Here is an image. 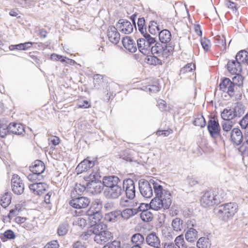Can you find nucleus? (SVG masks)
<instances>
[{"mask_svg":"<svg viewBox=\"0 0 248 248\" xmlns=\"http://www.w3.org/2000/svg\"><path fill=\"white\" fill-rule=\"evenodd\" d=\"M91 231L95 234L94 241L98 244H103L108 241L112 237L105 224H100L93 227Z\"/></svg>","mask_w":248,"mask_h":248,"instance_id":"nucleus-4","label":"nucleus"},{"mask_svg":"<svg viewBox=\"0 0 248 248\" xmlns=\"http://www.w3.org/2000/svg\"><path fill=\"white\" fill-rule=\"evenodd\" d=\"M30 170L31 172H35L36 174L41 175L45 170V164L40 160H36L32 166L30 167Z\"/></svg>","mask_w":248,"mask_h":248,"instance_id":"nucleus-26","label":"nucleus"},{"mask_svg":"<svg viewBox=\"0 0 248 248\" xmlns=\"http://www.w3.org/2000/svg\"><path fill=\"white\" fill-rule=\"evenodd\" d=\"M117 28L114 26H109L107 31V36L110 42L117 44L120 40V35L117 31Z\"/></svg>","mask_w":248,"mask_h":248,"instance_id":"nucleus-17","label":"nucleus"},{"mask_svg":"<svg viewBox=\"0 0 248 248\" xmlns=\"http://www.w3.org/2000/svg\"><path fill=\"white\" fill-rule=\"evenodd\" d=\"M247 55V51L246 50H241L237 53L235 60L237 62H240L242 64L243 63L246 62V58Z\"/></svg>","mask_w":248,"mask_h":248,"instance_id":"nucleus-43","label":"nucleus"},{"mask_svg":"<svg viewBox=\"0 0 248 248\" xmlns=\"http://www.w3.org/2000/svg\"><path fill=\"white\" fill-rule=\"evenodd\" d=\"M73 224L84 228L87 225L86 220L82 217H78L73 222Z\"/></svg>","mask_w":248,"mask_h":248,"instance_id":"nucleus-55","label":"nucleus"},{"mask_svg":"<svg viewBox=\"0 0 248 248\" xmlns=\"http://www.w3.org/2000/svg\"><path fill=\"white\" fill-rule=\"evenodd\" d=\"M201 43L202 48L205 51H207L210 49L211 45L210 41H209V40L205 38L203 39H202L201 41Z\"/></svg>","mask_w":248,"mask_h":248,"instance_id":"nucleus-56","label":"nucleus"},{"mask_svg":"<svg viewBox=\"0 0 248 248\" xmlns=\"http://www.w3.org/2000/svg\"><path fill=\"white\" fill-rule=\"evenodd\" d=\"M151 46L150 52L154 55L159 57L167 58L173 52L174 46L171 43L168 45H163L159 43H155Z\"/></svg>","mask_w":248,"mask_h":248,"instance_id":"nucleus-5","label":"nucleus"},{"mask_svg":"<svg viewBox=\"0 0 248 248\" xmlns=\"http://www.w3.org/2000/svg\"><path fill=\"white\" fill-rule=\"evenodd\" d=\"M123 188L126 197L129 200H133L135 197L136 190L134 181L131 179H124L123 182Z\"/></svg>","mask_w":248,"mask_h":248,"instance_id":"nucleus-8","label":"nucleus"},{"mask_svg":"<svg viewBox=\"0 0 248 248\" xmlns=\"http://www.w3.org/2000/svg\"><path fill=\"white\" fill-rule=\"evenodd\" d=\"M155 42L154 38L149 34H146L145 38L137 40V46L139 51L144 55H148L150 52L151 46Z\"/></svg>","mask_w":248,"mask_h":248,"instance_id":"nucleus-6","label":"nucleus"},{"mask_svg":"<svg viewBox=\"0 0 248 248\" xmlns=\"http://www.w3.org/2000/svg\"><path fill=\"white\" fill-rule=\"evenodd\" d=\"M8 132H9V125H7L4 120L0 121V137L3 138Z\"/></svg>","mask_w":248,"mask_h":248,"instance_id":"nucleus-40","label":"nucleus"},{"mask_svg":"<svg viewBox=\"0 0 248 248\" xmlns=\"http://www.w3.org/2000/svg\"><path fill=\"white\" fill-rule=\"evenodd\" d=\"M195 66L194 64L192 63H188L180 70V75H183L191 72L193 69H195Z\"/></svg>","mask_w":248,"mask_h":248,"instance_id":"nucleus-51","label":"nucleus"},{"mask_svg":"<svg viewBox=\"0 0 248 248\" xmlns=\"http://www.w3.org/2000/svg\"><path fill=\"white\" fill-rule=\"evenodd\" d=\"M197 247L198 248H210L211 243L209 239L205 237H201L197 242Z\"/></svg>","mask_w":248,"mask_h":248,"instance_id":"nucleus-35","label":"nucleus"},{"mask_svg":"<svg viewBox=\"0 0 248 248\" xmlns=\"http://www.w3.org/2000/svg\"><path fill=\"white\" fill-rule=\"evenodd\" d=\"M131 203V202H130L129 200L125 199V198H121L119 201V204L122 207H132L135 206L134 204L130 205Z\"/></svg>","mask_w":248,"mask_h":248,"instance_id":"nucleus-58","label":"nucleus"},{"mask_svg":"<svg viewBox=\"0 0 248 248\" xmlns=\"http://www.w3.org/2000/svg\"><path fill=\"white\" fill-rule=\"evenodd\" d=\"M143 90L151 94L158 92L160 90V88L158 85H149L145 87Z\"/></svg>","mask_w":248,"mask_h":248,"instance_id":"nucleus-54","label":"nucleus"},{"mask_svg":"<svg viewBox=\"0 0 248 248\" xmlns=\"http://www.w3.org/2000/svg\"><path fill=\"white\" fill-rule=\"evenodd\" d=\"M174 241L176 246L179 248H187L188 247L186 243L184 240L183 235H180L177 236Z\"/></svg>","mask_w":248,"mask_h":248,"instance_id":"nucleus-42","label":"nucleus"},{"mask_svg":"<svg viewBox=\"0 0 248 248\" xmlns=\"http://www.w3.org/2000/svg\"><path fill=\"white\" fill-rule=\"evenodd\" d=\"M154 190L155 197L150 203V208L155 211L169 209L172 202V197L170 191L164 189L160 184L154 183Z\"/></svg>","mask_w":248,"mask_h":248,"instance_id":"nucleus-1","label":"nucleus"},{"mask_svg":"<svg viewBox=\"0 0 248 248\" xmlns=\"http://www.w3.org/2000/svg\"><path fill=\"white\" fill-rule=\"evenodd\" d=\"M160 182H155L151 180L149 182L146 180H140L139 183V189L142 196L145 198H150L153 195V188L154 184H160Z\"/></svg>","mask_w":248,"mask_h":248,"instance_id":"nucleus-7","label":"nucleus"},{"mask_svg":"<svg viewBox=\"0 0 248 248\" xmlns=\"http://www.w3.org/2000/svg\"><path fill=\"white\" fill-rule=\"evenodd\" d=\"M116 27L121 32L129 34L133 31V25L126 20L121 19L116 24Z\"/></svg>","mask_w":248,"mask_h":248,"instance_id":"nucleus-14","label":"nucleus"},{"mask_svg":"<svg viewBox=\"0 0 248 248\" xmlns=\"http://www.w3.org/2000/svg\"><path fill=\"white\" fill-rule=\"evenodd\" d=\"M148 207V205L144 203H140L139 206L138 208H134L137 210V214L140 212H143L144 211L148 210L147 208Z\"/></svg>","mask_w":248,"mask_h":248,"instance_id":"nucleus-63","label":"nucleus"},{"mask_svg":"<svg viewBox=\"0 0 248 248\" xmlns=\"http://www.w3.org/2000/svg\"><path fill=\"white\" fill-rule=\"evenodd\" d=\"M59 247L58 241L53 240L47 243L43 248H59Z\"/></svg>","mask_w":248,"mask_h":248,"instance_id":"nucleus-61","label":"nucleus"},{"mask_svg":"<svg viewBox=\"0 0 248 248\" xmlns=\"http://www.w3.org/2000/svg\"><path fill=\"white\" fill-rule=\"evenodd\" d=\"M147 244L154 248H161V241L155 232L148 234L145 239Z\"/></svg>","mask_w":248,"mask_h":248,"instance_id":"nucleus-16","label":"nucleus"},{"mask_svg":"<svg viewBox=\"0 0 248 248\" xmlns=\"http://www.w3.org/2000/svg\"><path fill=\"white\" fill-rule=\"evenodd\" d=\"M0 237L3 242H5L8 239H14L16 237V235L13 231L11 230H8L2 234Z\"/></svg>","mask_w":248,"mask_h":248,"instance_id":"nucleus-39","label":"nucleus"},{"mask_svg":"<svg viewBox=\"0 0 248 248\" xmlns=\"http://www.w3.org/2000/svg\"><path fill=\"white\" fill-rule=\"evenodd\" d=\"M225 195L224 190L221 189H218L214 192H206L201 197V204L202 207L207 208L218 204L224 200Z\"/></svg>","mask_w":248,"mask_h":248,"instance_id":"nucleus-2","label":"nucleus"},{"mask_svg":"<svg viewBox=\"0 0 248 248\" xmlns=\"http://www.w3.org/2000/svg\"><path fill=\"white\" fill-rule=\"evenodd\" d=\"M124 193V188L121 186V184L111 189L110 190H105L104 194L108 199H117L119 198Z\"/></svg>","mask_w":248,"mask_h":248,"instance_id":"nucleus-15","label":"nucleus"},{"mask_svg":"<svg viewBox=\"0 0 248 248\" xmlns=\"http://www.w3.org/2000/svg\"><path fill=\"white\" fill-rule=\"evenodd\" d=\"M31 172V173L29 174L27 176V178L30 181L37 182L43 179V176L42 175L36 174L35 172Z\"/></svg>","mask_w":248,"mask_h":248,"instance_id":"nucleus-50","label":"nucleus"},{"mask_svg":"<svg viewBox=\"0 0 248 248\" xmlns=\"http://www.w3.org/2000/svg\"><path fill=\"white\" fill-rule=\"evenodd\" d=\"M103 184L106 187L105 190H110L111 189L121 184V182L117 176L112 175L104 177L103 179Z\"/></svg>","mask_w":248,"mask_h":248,"instance_id":"nucleus-11","label":"nucleus"},{"mask_svg":"<svg viewBox=\"0 0 248 248\" xmlns=\"http://www.w3.org/2000/svg\"><path fill=\"white\" fill-rule=\"evenodd\" d=\"M158 56L156 55H154L151 56L148 59V61L150 64L156 65H161L162 60L158 58Z\"/></svg>","mask_w":248,"mask_h":248,"instance_id":"nucleus-53","label":"nucleus"},{"mask_svg":"<svg viewBox=\"0 0 248 248\" xmlns=\"http://www.w3.org/2000/svg\"><path fill=\"white\" fill-rule=\"evenodd\" d=\"M215 43L221 49L226 48V43L225 38L224 35H217L215 37Z\"/></svg>","mask_w":248,"mask_h":248,"instance_id":"nucleus-36","label":"nucleus"},{"mask_svg":"<svg viewBox=\"0 0 248 248\" xmlns=\"http://www.w3.org/2000/svg\"><path fill=\"white\" fill-rule=\"evenodd\" d=\"M102 204L99 200L93 201L90 207L87 211L86 215H92V214H102L101 210Z\"/></svg>","mask_w":248,"mask_h":248,"instance_id":"nucleus-23","label":"nucleus"},{"mask_svg":"<svg viewBox=\"0 0 248 248\" xmlns=\"http://www.w3.org/2000/svg\"><path fill=\"white\" fill-rule=\"evenodd\" d=\"M131 241L133 243L135 244V245L140 246L144 242V238L142 235L138 233L134 234L132 236Z\"/></svg>","mask_w":248,"mask_h":248,"instance_id":"nucleus-48","label":"nucleus"},{"mask_svg":"<svg viewBox=\"0 0 248 248\" xmlns=\"http://www.w3.org/2000/svg\"><path fill=\"white\" fill-rule=\"evenodd\" d=\"M221 117L225 121H230L235 117L233 109L229 108H225L223 110L221 113Z\"/></svg>","mask_w":248,"mask_h":248,"instance_id":"nucleus-33","label":"nucleus"},{"mask_svg":"<svg viewBox=\"0 0 248 248\" xmlns=\"http://www.w3.org/2000/svg\"><path fill=\"white\" fill-rule=\"evenodd\" d=\"M90 203V200L85 197H75L69 202V204L71 206L78 209L86 208Z\"/></svg>","mask_w":248,"mask_h":248,"instance_id":"nucleus-12","label":"nucleus"},{"mask_svg":"<svg viewBox=\"0 0 248 248\" xmlns=\"http://www.w3.org/2000/svg\"><path fill=\"white\" fill-rule=\"evenodd\" d=\"M227 69L232 74L238 75L242 71V65L240 62L232 60L228 62Z\"/></svg>","mask_w":248,"mask_h":248,"instance_id":"nucleus-20","label":"nucleus"},{"mask_svg":"<svg viewBox=\"0 0 248 248\" xmlns=\"http://www.w3.org/2000/svg\"><path fill=\"white\" fill-rule=\"evenodd\" d=\"M205 120L202 116H199L195 118L193 124L196 126L203 127L205 126Z\"/></svg>","mask_w":248,"mask_h":248,"instance_id":"nucleus-52","label":"nucleus"},{"mask_svg":"<svg viewBox=\"0 0 248 248\" xmlns=\"http://www.w3.org/2000/svg\"><path fill=\"white\" fill-rule=\"evenodd\" d=\"M235 117H241L244 114L245 110V106L241 102H237L233 108Z\"/></svg>","mask_w":248,"mask_h":248,"instance_id":"nucleus-34","label":"nucleus"},{"mask_svg":"<svg viewBox=\"0 0 248 248\" xmlns=\"http://www.w3.org/2000/svg\"><path fill=\"white\" fill-rule=\"evenodd\" d=\"M122 43L124 47L129 52L134 53L137 51L136 44L130 37H124L122 39Z\"/></svg>","mask_w":248,"mask_h":248,"instance_id":"nucleus-21","label":"nucleus"},{"mask_svg":"<svg viewBox=\"0 0 248 248\" xmlns=\"http://www.w3.org/2000/svg\"><path fill=\"white\" fill-rule=\"evenodd\" d=\"M234 83L232 82L229 78L223 79L219 84L220 89L224 92L227 93L231 96L234 94Z\"/></svg>","mask_w":248,"mask_h":248,"instance_id":"nucleus-13","label":"nucleus"},{"mask_svg":"<svg viewBox=\"0 0 248 248\" xmlns=\"http://www.w3.org/2000/svg\"><path fill=\"white\" fill-rule=\"evenodd\" d=\"M32 45L31 42H26L25 43H21L16 45H12L11 46L12 49H17V50H27L30 48Z\"/></svg>","mask_w":248,"mask_h":248,"instance_id":"nucleus-44","label":"nucleus"},{"mask_svg":"<svg viewBox=\"0 0 248 248\" xmlns=\"http://www.w3.org/2000/svg\"><path fill=\"white\" fill-rule=\"evenodd\" d=\"M36 226V222L35 221L34 219H29L27 218L26 221L23 223L22 227L28 230H32Z\"/></svg>","mask_w":248,"mask_h":248,"instance_id":"nucleus-49","label":"nucleus"},{"mask_svg":"<svg viewBox=\"0 0 248 248\" xmlns=\"http://www.w3.org/2000/svg\"><path fill=\"white\" fill-rule=\"evenodd\" d=\"M225 4L228 8L231 9L232 11H235L236 10V3L231 1V0H226L225 2Z\"/></svg>","mask_w":248,"mask_h":248,"instance_id":"nucleus-62","label":"nucleus"},{"mask_svg":"<svg viewBox=\"0 0 248 248\" xmlns=\"http://www.w3.org/2000/svg\"><path fill=\"white\" fill-rule=\"evenodd\" d=\"M103 248H121V244L120 241H113L110 243H108L105 245Z\"/></svg>","mask_w":248,"mask_h":248,"instance_id":"nucleus-59","label":"nucleus"},{"mask_svg":"<svg viewBox=\"0 0 248 248\" xmlns=\"http://www.w3.org/2000/svg\"><path fill=\"white\" fill-rule=\"evenodd\" d=\"M148 31L149 32L153 35L159 33L160 32V29L157 23L154 21H151L150 22L148 27Z\"/></svg>","mask_w":248,"mask_h":248,"instance_id":"nucleus-41","label":"nucleus"},{"mask_svg":"<svg viewBox=\"0 0 248 248\" xmlns=\"http://www.w3.org/2000/svg\"><path fill=\"white\" fill-rule=\"evenodd\" d=\"M68 231V224L67 223L61 224L57 229V233L59 236L65 235Z\"/></svg>","mask_w":248,"mask_h":248,"instance_id":"nucleus-46","label":"nucleus"},{"mask_svg":"<svg viewBox=\"0 0 248 248\" xmlns=\"http://www.w3.org/2000/svg\"><path fill=\"white\" fill-rule=\"evenodd\" d=\"M157 106L161 111L166 110L167 105L166 102L163 100H159L157 101Z\"/></svg>","mask_w":248,"mask_h":248,"instance_id":"nucleus-64","label":"nucleus"},{"mask_svg":"<svg viewBox=\"0 0 248 248\" xmlns=\"http://www.w3.org/2000/svg\"><path fill=\"white\" fill-rule=\"evenodd\" d=\"M159 39L163 45H168L171 40V34L168 30H163L159 32Z\"/></svg>","mask_w":248,"mask_h":248,"instance_id":"nucleus-27","label":"nucleus"},{"mask_svg":"<svg viewBox=\"0 0 248 248\" xmlns=\"http://www.w3.org/2000/svg\"><path fill=\"white\" fill-rule=\"evenodd\" d=\"M94 162L89 160L88 159H84L81 162L77 167L76 171L78 174L81 173L83 172L87 171L90 168L93 167Z\"/></svg>","mask_w":248,"mask_h":248,"instance_id":"nucleus-22","label":"nucleus"},{"mask_svg":"<svg viewBox=\"0 0 248 248\" xmlns=\"http://www.w3.org/2000/svg\"><path fill=\"white\" fill-rule=\"evenodd\" d=\"M136 214H137V210L134 208H127L122 211H120V215L124 219H128Z\"/></svg>","mask_w":248,"mask_h":248,"instance_id":"nucleus-32","label":"nucleus"},{"mask_svg":"<svg viewBox=\"0 0 248 248\" xmlns=\"http://www.w3.org/2000/svg\"><path fill=\"white\" fill-rule=\"evenodd\" d=\"M86 190V187L80 184H77L75 186L74 190L71 193L72 197H76L75 194H77L78 195H81Z\"/></svg>","mask_w":248,"mask_h":248,"instance_id":"nucleus-47","label":"nucleus"},{"mask_svg":"<svg viewBox=\"0 0 248 248\" xmlns=\"http://www.w3.org/2000/svg\"><path fill=\"white\" fill-rule=\"evenodd\" d=\"M86 216L88 217V220L92 228L99 224H104L101 221L102 218V214H92V215H86Z\"/></svg>","mask_w":248,"mask_h":248,"instance_id":"nucleus-25","label":"nucleus"},{"mask_svg":"<svg viewBox=\"0 0 248 248\" xmlns=\"http://www.w3.org/2000/svg\"><path fill=\"white\" fill-rule=\"evenodd\" d=\"M48 188V186L44 183H37L31 184L29 188L35 195H40Z\"/></svg>","mask_w":248,"mask_h":248,"instance_id":"nucleus-19","label":"nucleus"},{"mask_svg":"<svg viewBox=\"0 0 248 248\" xmlns=\"http://www.w3.org/2000/svg\"><path fill=\"white\" fill-rule=\"evenodd\" d=\"M100 177V174L97 171L93 172L91 173L88 178V180L87 181H89V182L86 184L87 188L88 189H94L97 187V183L96 181H98Z\"/></svg>","mask_w":248,"mask_h":248,"instance_id":"nucleus-24","label":"nucleus"},{"mask_svg":"<svg viewBox=\"0 0 248 248\" xmlns=\"http://www.w3.org/2000/svg\"><path fill=\"white\" fill-rule=\"evenodd\" d=\"M222 134L226 138L230 136L233 126L232 122L231 121H224L222 123Z\"/></svg>","mask_w":248,"mask_h":248,"instance_id":"nucleus-29","label":"nucleus"},{"mask_svg":"<svg viewBox=\"0 0 248 248\" xmlns=\"http://www.w3.org/2000/svg\"><path fill=\"white\" fill-rule=\"evenodd\" d=\"M48 140L49 144L51 143L54 146L58 145L60 142L59 138L55 136H51Z\"/></svg>","mask_w":248,"mask_h":248,"instance_id":"nucleus-60","label":"nucleus"},{"mask_svg":"<svg viewBox=\"0 0 248 248\" xmlns=\"http://www.w3.org/2000/svg\"><path fill=\"white\" fill-rule=\"evenodd\" d=\"M207 128L213 138L216 139L220 137V127L217 119L213 118L208 121Z\"/></svg>","mask_w":248,"mask_h":248,"instance_id":"nucleus-9","label":"nucleus"},{"mask_svg":"<svg viewBox=\"0 0 248 248\" xmlns=\"http://www.w3.org/2000/svg\"><path fill=\"white\" fill-rule=\"evenodd\" d=\"M9 132L16 135H21L24 132V127L20 124L11 123L9 124Z\"/></svg>","mask_w":248,"mask_h":248,"instance_id":"nucleus-28","label":"nucleus"},{"mask_svg":"<svg viewBox=\"0 0 248 248\" xmlns=\"http://www.w3.org/2000/svg\"><path fill=\"white\" fill-rule=\"evenodd\" d=\"M141 220L144 222H149L153 220V215L148 210L141 212L140 215Z\"/></svg>","mask_w":248,"mask_h":248,"instance_id":"nucleus-45","label":"nucleus"},{"mask_svg":"<svg viewBox=\"0 0 248 248\" xmlns=\"http://www.w3.org/2000/svg\"><path fill=\"white\" fill-rule=\"evenodd\" d=\"M230 135V136H228L227 139H231L234 144L239 145L242 142L243 137L241 131L239 128H233Z\"/></svg>","mask_w":248,"mask_h":248,"instance_id":"nucleus-18","label":"nucleus"},{"mask_svg":"<svg viewBox=\"0 0 248 248\" xmlns=\"http://www.w3.org/2000/svg\"><path fill=\"white\" fill-rule=\"evenodd\" d=\"M120 215V210L112 211L105 215V219L109 222L114 221Z\"/></svg>","mask_w":248,"mask_h":248,"instance_id":"nucleus-38","label":"nucleus"},{"mask_svg":"<svg viewBox=\"0 0 248 248\" xmlns=\"http://www.w3.org/2000/svg\"><path fill=\"white\" fill-rule=\"evenodd\" d=\"M239 124L242 129H246L248 126V112L239 121Z\"/></svg>","mask_w":248,"mask_h":248,"instance_id":"nucleus-57","label":"nucleus"},{"mask_svg":"<svg viewBox=\"0 0 248 248\" xmlns=\"http://www.w3.org/2000/svg\"><path fill=\"white\" fill-rule=\"evenodd\" d=\"M12 199V194L6 192L2 194L0 197L1 205L4 208H6L10 204Z\"/></svg>","mask_w":248,"mask_h":248,"instance_id":"nucleus-30","label":"nucleus"},{"mask_svg":"<svg viewBox=\"0 0 248 248\" xmlns=\"http://www.w3.org/2000/svg\"><path fill=\"white\" fill-rule=\"evenodd\" d=\"M183 221L178 217L174 218L171 223L172 227L175 231H180L183 229Z\"/></svg>","mask_w":248,"mask_h":248,"instance_id":"nucleus-37","label":"nucleus"},{"mask_svg":"<svg viewBox=\"0 0 248 248\" xmlns=\"http://www.w3.org/2000/svg\"><path fill=\"white\" fill-rule=\"evenodd\" d=\"M238 205L235 202H229L220 205L216 209V213L222 221L227 222L237 212Z\"/></svg>","mask_w":248,"mask_h":248,"instance_id":"nucleus-3","label":"nucleus"},{"mask_svg":"<svg viewBox=\"0 0 248 248\" xmlns=\"http://www.w3.org/2000/svg\"><path fill=\"white\" fill-rule=\"evenodd\" d=\"M198 237V232L193 228H190L188 229L185 234L186 240L189 242L195 241Z\"/></svg>","mask_w":248,"mask_h":248,"instance_id":"nucleus-31","label":"nucleus"},{"mask_svg":"<svg viewBox=\"0 0 248 248\" xmlns=\"http://www.w3.org/2000/svg\"><path fill=\"white\" fill-rule=\"evenodd\" d=\"M11 183L12 190L15 194L20 195L24 192V185L18 175L16 174L13 175Z\"/></svg>","mask_w":248,"mask_h":248,"instance_id":"nucleus-10","label":"nucleus"}]
</instances>
